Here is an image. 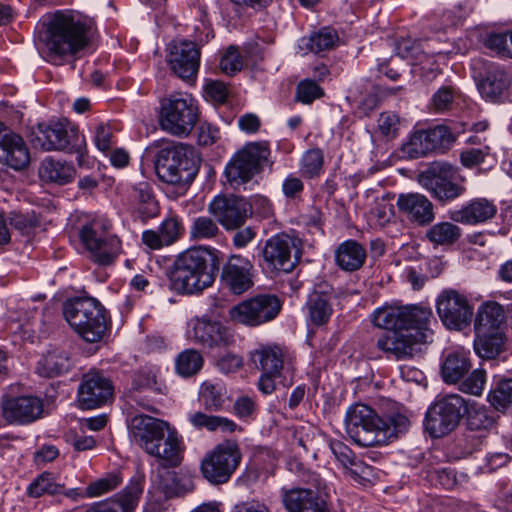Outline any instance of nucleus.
<instances>
[{
	"label": "nucleus",
	"mask_w": 512,
	"mask_h": 512,
	"mask_svg": "<svg viewBox=\"0 0 512 512\" xmlns=\"http://www.w3.org/2000/svg\"><path fill=\"white\" fill-rule=\"evenodd\" d=\"M419 183L441 205H447L466 193L464 178L447 162H433L419 174Z\"/></svg>",
	"instance_id": "obj_7"
},
{
	"label": "nucleus",
	"mask_w": 512,
	"mask_h": 512,
	"mask_svg": "<svg viewBox=\"0 0 512 512\" xmlns=\"http://www.w3.org/2000/svg\"><path fill=\"white\" fill-rule=\"evenodd\" d=\"M198 120V107L187 93L172 94L161 104L160 126L174 136H187Z\"/></svg>",
	"instance_id": "obj_8"
},
{
	"label": "nucleus",
	"mask_w": 512,
	"mask_h": 512,
	"mask_svg": "<svg viewBox=\"0 0 512 512\" xmlns=\"http://www.w3.org/2000/svg\"><path fill=\"white\" fill-rule=\"evenodd\" d=\"M217 221L210 216H198L193 219L189 228L192 241L214 240L221 235Z\"/></svg>",
	"instance_id": "obj_45"
},
{
	"label": "nucleus",
	"mask_w": 512,
	"mask_h": 512,
	"mask_svg": "<svg viewBox=\"0 0 512 512\" xmlns=\"http://www.w3.org/2000/svg\"><path fill=\"white\" fill-rule=\"evenodd\" d=\"M486 382V373L484 370H474L461 384L460 390L472 395H480Z\"/></svg>",
	"instance_id": "obj_57"
},
{
	"label": "nucleus",
	"mask_w": 512,
	"mask_h": 512,
	"mask_svg": "<svg viewBox=\"0 0 512 512\" xmlns=\"http://www.w3.org/2000/svg\"><path fill=\"white\" fill-rule=\"evenodd\" d=\"M72 360L68 350L60 347L52 348L38 362L37 371L41 376L55 377L68 372Z\"/></svg>",
	"instance_id": "obj_34"
},
{
	"label": "nucleus",
	"mask_w": 512,
	"mask_h": 512,
	"mask_svg": "<svg viewBox=\"0 0 512 512\" xmlns=\"http://www.w3.org/2000/svg\"><path fill=\"white\" fill-rule=\"evenodd\" d=\"M112 131L107 124H98L95 128L94 142L100 151H108L112 147Z\"/></svg>",
	"instance_id": "obj_62"
},
{
	"label": "nucleus",
	"mask_w": 512,
	"mask_h": 512,
	"mask_svg": "<svg viewBox=\"0 0 512 512\" xmlns=\"http://www.w3.org/2000/svg\"><path fill=\"white\" fill-rule=\"evenodd\" d=\"M0 161L15 170L25 168L30 154L23 138L0 122Z\"/></svg>",
	"instance_id": "obj_25"
},
{
	"label": "nucleus",
	"mask_w": 512,
	"mask_h": 512,
	"mask_svg": "<svg viewBox=\"0 0 512 512\" xmlns=\"http://www.w3.org/2000/svg\"><path fill=\"white\" fill-rule=\"evenodd\" d=\"M200 48L190 40L173 41L169 45L167 62L171 71L184 81H193L200 66Z\"/></svg>",
	"instance_id": "obj_20"
},
{
	"label": "nucleus",
	"mask_w": 512,
	"mask_h": 512,
	"mask_svg": "<svg viewBox=\"0 0 512 512\" xmlns=\"http://www.w3.org/2000/svg\"><path fill=\"white\" fill-rule=\"evenodd\" d=\"M455 142V136L445 125L414 131L403 145V152L410 158H419L432 152L443 153Z\"/></svg>",
	"instance_id": "obj_16"
},
{
	"label": "nucleus",
	"mask_w": 512,
	"mask_h": 512,
	"mask_svg": "<svg viewBox=\"0 0 512 512\" xmlns=\"http://www.w3.org/2000/svg\"><path fill=\"white\" fill-rule=\"evenodd\" d=\"M240 462L236 443L225 441L207 453L201 461V472L213 484L226 483Z\"/></svg>",
	"instance_id": "obj_15"
},
{
	"label": "nucleus",
	"mask_w": 512,
	"mask_h": 512,
	"mask_svg": "<svg viewBox=\"0 0 512 512\" xmlns=\"http://www.w3.org/2000/svg\"><path fill=\"white\" fill-rule=\"evenodd\" d=\"M430 321L422 325H411V328L400 329L380 336L376 347L385 353L388 359L406 360L412 358L421 344L431 341L432 330Z\"/></svg>",
	"instance_id": "obj_10"
},
{
	"label": "nucleus",
	"mask_w": 512,
	"mask_h": 512,
	"mask_svg": "<svg viewBox=\"0 0 512 512\" xmlns=\"http://www.w3.org/2000/svg\"><path fill=\"white\" fill-rule=\"evenodd\" d=\"M470 368L469 353L462 350L452 351L447 354L441 365L442 378L446 383H456Z\"/></svg>",
	"instance_id": "obj_35"
},
{
	"label": "nucleus",
	"mask_w": 512,
	"mask_h": 512,
	"mask_svg": "<svg viewBox=\"0 0 512 512\" xmlns=\"http://www.w3.org/2000/svg\"><path fill=\"white\" fill-rule=\"evenodd\" d=\"M410 427L409 418L399 412H391L384 417L368 405L355 404L348 408L345 416L347 434L361 447H374L388 443L404 434Z\"/></svg>",
	"instance_id": "obj_2"
},
{
	"label": "nucleus",
	"mask_w": 512,
	"mask_h": 512,
	"mask_svg": "<svg viewBox=\"0 0 512 512\" xmlns=\"http://www.w3.org/2000/svg\"><path fill=\"white\" fill-rule=\"evenodd\" d=\"M142 473L132 477L127 486L110 499L90 505L85 512H135L144 489Z\"/></svg>",
	"instance_id": "obj_23"
},
{
	"label": "nucleus",
	"mask_w": 512,
	"mask_h": 512,
	"mask_svg": "<svg viewBox=\"0 0 512 512\" xmlns=\"http://www.w3.org/2000/svg\"><path fill=\"white\" fill-rule=\"evenodd\" d=\"M453 99V89L448 86H443L434 93L432 97V106L435 111L443 112L451 108Z\"/></svg>",
	"instance_id": "obj_59"
},
{
	"label": "nucleus",
	"mask_w": 512,
	"mask_h": 512,
	"mask_svg": "<svg viewBox=\"0 0 512 512\" xmlns=\"http://www.w3.org/2000/svg\"><path fill=\"white\" fill-rule=\"evenodd\" d=\"M184 233L182 221L176 216L165 218L156 230L143 231L141 240L151 250H160L163 247L176 243Z\"/></svg>",
	"instance_id": "obj_29"
},
{
	"label": "nucleus",
	"mask_w": 512,
	"mask_h": 512,
	"mask_svg": "<svg viewBox=\"0 0 512 512\" xmlns=\"http://www.w3.org/2000/svg\"><path fill=\"white\" fill-rule=\"evenodd\" d=\"M326 288L327 284L316 285L308 295L304 306L308 325L317 327L326 325L332 316L331 294Z\"/></svg>",
	"instance_id": "obj_30"
},
{
	"label": "nucleus",
	"mask_w": 512,
	"mask_h": 512,
	"mask_svg": "<svg viewBox=\"0 0 512 512\" xmlns=\"http://www.w3.org/2000/svg\"><path fill=\"white\" fill-rule=\"evenodd\" d=\"M80 239L95 263L107 266L121 253V241L108 233L99 221H92L80 230Z\"/></svg>",
	"instance_id": "obj_12"
},
{
	"label": "nucleus",
	"mask_w": 512,
	"mask_h": 512,
	"mask_svg": "<svg viewBox=\"0 0 512 512\" xmlns=\"http://www.w3.org/2000/svg\"><path fill=\"white\" fill-rule=\"evenodd\" d=\"M63 315L71 328L86 342H100L108 330V313L95 298L69 299L63 304Z\"/></svg>",
	"instance_id": "obj_5"
},
{
	"label": "nucleus",
	"mask_w": 512,
	"mask_h": 512,
	"mask_svg": "<svg viewBox=\"0 0 512 512\" xmlns=\"http://www.w3.org/2000/svg\"><path fill=\"white\" fill-rule=\"evenodd\" d=\"M256 174V142H248L238 149L227 162L223 176L234 190L245 189Z\"/></svg>",
	"instance_id": "obj_18"
},
{
	"label": "nucleus",
	"mask_w": 512,
	"mask_h": 512,
	"mask_svg": "<svg viewBox=\"0 0 512 512\" xmlns=\"http://www.w3.org/2000/svg\"><path fill=\"white\" fill-rule=\"evenodd\" d=\"M229 318L238 324L256 326V297L246 299L230 308Z\"/></svg>",
	"instance_id": "obj_51"
},
{
	"label": "nucleus",
	"mask_w": 512,
	"mask_h": 512,
	"mask_svg": "<svg viewBox=\"0 0 512 512\" xmlns=\"http://www.w3.org/2000/svg\"><path fill=\"white\" fill-rule=\"evenodd\" d=\"M316 489L295 487L282 490V501L288 512H329L327 494L320 489V479L314 477Z\"/></svg>",
	"instance_id": "obj_22"
},
{
	"label": "nucleus",
	"mask_w": 512,
	"mask_h": 512,
	"mask_svg": "<svg viewBox=\"0 0 512 512\" xmlns=\"http://www.w3.org/2000/svg\"><path fill=\"white\" fill-rule=\"evenodd\" d=\"M399 118L391 112L381 113L378 119V128L382 135L395 137L398 130Z\"/></svg>",
	"instance_id": "obj_61"
},
{
	"label": "nucleus",
	"mask_w": 512,
	"mask_h": 512,
	"mask_svg": "<svg viewBox=\"0 0 512 512\" xmlns=\"http://www.w3.org/2000/svg\"><path fill=\"white\" fill-rule=\"evenodd\" d=\"M487 399L495 410L506 411L512 405V379L503 378L496 381Z\"/></svg>",
	"instance_id": "obj_46"
},
{
	"label": "nucleus",
	"mask_w": 512,
	"mask_h": 512,
	"mask_svg": "<svg viewBox=\"0 0 512 512\" xmlns=\"http://www.w3.org/2000/svg\"><path fill=\"white\" fill-rule=\"evenodd\" d=\"M295 240L286 234H276L263 248L265 266L271 272H291L299 261Z\"/></svg>",
	"instance_id": "obj_17"
},
{
	"label": "nucleus",
	"mask_w": 512,
	"mask_h": 512,
	"mask_svg": "<svg viewBox=\"0 0 512 512\" xmlns=\"http://www.w3.org/2000/svg\"><path fill=\"white\" fill-rule=\"evenodd\" d=\"M43 412L41 399L33 396L8 397L2 401V414L9 423H30Z\"/></svg>",
	"instance_id": "obj_26"
},
{
	"label": "nucleus",
	"mask_w": 512,
	"mask_h": 512,
	"mask_svg": "<svg viewBox=\"0 0 512 512\" xmlns=\"http://www.w3.org/2000/svg\"><path fill=\"white\" fill-rule=\"evenodd\" d=\"M152 489L162 493L166 499L175 496L177 494L176 474L164 467L157 469L152 478Z\"/></svg>",
	"instance_id": "obj_52"
},
{
	"label": "nucleus",
	"mask_w": 512,
	"mask_h": 512,
	"mask_svg": "<svg viewBox=\"0 0 512 512\" xmlns=\"http://www.w3.org/2000/svg\"><path fill=\"white\" fill-rule=\"evenodd\" d=\"M203 364L204 358L198 350L186 349L176 357L175 369L182 377H191L202 369Z\"/></svg>",
	"instance_id": "obj_47"
},
{
	"label": "nucleus",
	"mask_w": 512,
	"mask_h": 512,
	"mask_svg": "<svg viewBox=\"0 0 512 512\" xmlns=\"http://www.w3.org/2000/svg\"><path fill=\"white\" fill-rule=\"evenodd\" d=\"M132 437L160 466L175 468L183 460L182 437L168 422L148 415H135L130 421Z\"/></svg>",
	"instance_id": "obj_3"
},
{
	"label": "nucleus",
	"mask_w": 512,
	"mask_h": 512,
	"mask_svg": "<svg viewBox=\"0 0 512 512\" xmlns=\"http://www.w3.org/2000/svg\"><path fill=\"white\" fill-rule=\"evenodd\" d=\"M113 385L98 371L84 374L78 387L77 401L82 409H95L105 405L113 397Z\"/></svg>",
	"instance_id": "obj_21"
},
{
	"label": "nucleus",
	"mask_w": 512,
	"mask_h": 512,
	"mask_svg": "<svg viewBox=\"0 0 512 512\" xmlns=\"http://www.w3.org/2000/svg\"><path fill=\"white\" fill-rule=\"evenodd\" d=\"M505 320V312L499 303L487 301L482 303L476 312L474 329L476 334L499 331V326Z\"/></svg>",
	"instance_id": "obj_33"
},
{
	"label": "nucleus",
	"mask_w": 512,
	"mask_h": 512,
	"mask_svg": "<svg viewBox=\"0 0 512 512\" xmlns=\"http://www.w3.org/2000/svg\"><path fill=\"white\" fill-rule=\"evenodd\" d=\"M304 191L303 180L294 173L288 174L282 183V193L290 200L299 199Z\"/></svg>",
	"instance_id": "obj_58"
},
{
	"label": "nucleus",
	"mask_w": 512,
	"mask_h": 512,
	"mask_svg": "<svg viewBox=\"0 0 512 512\" xmlns=\"http://www.w3.org/2000/svg\"><path fill=\"white\" fill-rule=\"evenodd\" d=\"M329 447L334 454L337 461L346 469L352 461L356 458L353 451L343 442L339 440H332Z\"/></svg>",
	"instance_id": "obj_60"
},
{
	"label": "nucleus",
	"mask_w": 512,
	"mask_h": 512,
	"mask_svg": "<svg viewBox=\"0 0 512 512\" xmlns=\"http://www.w3.org/2000/svg\"><path fill=\"white\" fill-rule=\"evenodd\" d=\"M336 265L343 271L354 272L359 270L366 261V249L356 240L349 239L341 244L334 253Z\"/></svg>",
	"instance_id": "obj_32"
},
{
	"label": "nucleus",
	"mask_w": 512,
	"mask_h": 512,
	"mask_svg": "<svg viewBox=\"0 0 512 512\" xmlns=\"http://www.w3.org/2000/svg\"><path fill=\"white\" fill-rule=\"evenodd\" d=\"M191 338L203 348H226L234 344V334L219 321L196 318L191 321Z\"/></svg>",
	"instance_id": "obj_24"
},
{
	"label": "nucleus",
	"mask_w": 512,
	"mask_h": 512,
	"mask_svg": "<svg viewBox=\"0 0 512 512\" xmlns=\"http://www.w3.org/2000/svg\"><path fill=\"white\" fill-rule=\"evenodd\" d=\"M464 407V399L457 394H450L437 400L426 412V430L433 438L449 434L458 426Z\"/></svg>",
	"instance_id": "obj_11"
},
{
	"label": "nucleus",
	"mask_w": 512,
	"mask_h": 512,
	"mask_svg": "<svg viewBox=\"0 0 512 512\" xmlns=\"http://www.w3.org/2000/svg\"><path fill=\"white\" fill-rule=\"evenodd\" d=\"M487 149H481V148H469L464 150L460 154L461 163L463 166L472 168L474 166H477L481 164L485 156L487 155Z\"/></svg>",
	"instance_id": "obj_63"
},
{
	"label": "nucleus",
	"mask_w": 512,
	"mask_h": 512,
	"mask_svg": "<svg viewBox=\"0 0 512 512\" xmlns=\"http://www.w3.org/2000/svg\"><path fill=\"white\" fill-rule=\"evenodd\" d=\"M93 26V20L80 12L57 10L38 22L34 42L44 60L63 65L90 46Z\"/></svg>",
	"instance_id": "obj_1"
},
{
	"label": "nucleus",
	"mask_w": 512,
	"mask_h": 512,
	"mask_svg": "<svg viewBox=\"0 0 512 512\" xmlns=\"http://www.w3.org/2000/svg\"><path fill=\"white\" fill-rule=\"evenodd\" d=\"M200 157L196 150L184 143H171L162 147L155 157L158 178L168 184L191 183L199 170Z\"/></svg>",
	"instance_id": "obj_6"
},
{
	"label": "nucleus",
	"mask_w": 512,
	"mask_h": 512,
	"mask_svg": "<svg viewBox=\"0 0 512 512\" xmlns=\"http://www.w3.org/2000/svg\"><path fill=\"white\" fill-rule=\"evenodd\" d=\"M323 95L324 90L312 79L300 81L296 88V99L303 104H310Z\"/></svg>",
	"instance_id": "obj_56"
},
{
	"label": "nucleus",
	"mask_w": 512,
	"mask_h": 512,
	"mask_svg": "<svg viewBox=\"0 0 512 512\" xmlns=\"http://www.w3.org/2000/svg\"><path fill=\"white\" fill-rule=\"evenodd\" d=\"M474 341L475 352L483 359L496 358L505 347V337L500 331L476 334Z\"/></svg>",
	"instance_id": "obj_40"
},
{
	"label": "nucleus",
	"mask_w": 512,
	"mask_h": 512,
	"mask_svg": "<svg viewBox=\"0 0 512 512\" xmlns=\"http://www.w3.org/2000/svg\"><path fill=\"white\" fill-rule=\"evenodd\" d=\"M338 39L336 30L325 27L318 32H314L309 37H303L300 40L299 47L305 52L318 54L332 49Z\"/></svg>",
	"instance_id": "obj_38"
},
{
	"label": "nucleus",
	"mask_w": 512,
	"mask_h": 512,
	"mask_svg": "<svg viewBox=\"0 0 512 512\" xmlns=\"http://www.w3.org/2000/svg\"><path fill=\"white\" fill-rule=\"evenodd\" d=\"M282 309V301L275 294H258V325L274 320Z\"/></svg>",
	"instance_id": "obj_50"
},
{
	"label": "nucleus",
	"mask_w": 512,
	"mask_h": 512,
	"mask_svg": "<svg viewBox=\"0 0 512 512\" xmlns=\"http://www.w3.org/2000/svg\"><path fill=\"white\" fill-rule=\"evenodd\" d=\"M260 363L262 371L281 373L283 368V351L277 345L264 346L260 352Z\"/></svg>",
	"instance_id": "obj_53"
},
{
	"label": "nucleus",
	"mask_w": 512,
	"mask_h": 512,
	"mask_svg": "<svg viewBox=\"0 0 512 512\" xmlns=\"http://www.w3.org/2000/svg\"><path fill=\"white\" fill-rule=\"evenodd\" d=\"M497 213L496 204L487 198H473L460 209L450 212V219L457 223L476 225L492 219Z\"/></svg>",
	"instance_id": "obj_31"
},
{
	"label": "nucleus",
	"mask_w": 512,
	"mask_h": 512,
	"mask_svg": "<svg viewBox=\"0 0 512 512\" xmlns=\"http://www.w3.org/2000/svg\"><path fill=\"white\" fill-rule=\"evenodd\" d=\"M133 199L137 210L143 219H151L158 215V202L153 194L152 186L148 182H139L133 187Z\"/></svg>",
	"instance_id": "obj_39"
},
{
	"label": "nucleus",
	"mask_w": 512,
	"mask_h": 512,
	"mask_svg": "<svg viewBox=\"0 0 512 512\" xmlns=\"http://www.w3.org/2000/svg\"><path fill=\"white\" fill-rule=\"evenodd\" d=\"M431 318L432 311L428 307L393 304L377 308L372 315V322L379 328L398 331L409 329L411 325H422Z\"/></svg>",
	"instance_id": "obj_13"
},
{
	"label": "nucleus",
	"mask_w": 512,
	"mask_h": 512,
	"mask_svg": "<svg viewBox=\"0 0 512 512\" xmlns=\"http://www.w3.org/2000/svg\"><path fill=\"white\" fill-rule=\"evenodd\" d=\"M36 140L45 151H65L77 154L79 163L86 152L84 135L79 132L76 125L67 119L39 124Z\"/></svg>",
	"instance_id": "obj_9"
},
{
	"label": "nucleus",
	"mask_w": 512,
	"mask_h": 512,
	"mask_svg": "<svg viewBox=\"0 0 512 512\" xmlns=\"http://www.w3.org/2000/svg\"><path fill=\"white\" fill-rule=\"evenodd\" d=\"M396 204L400 213L419 225H428L435 218L433 203L423 194L402 193Z\"/></svg>",
	"instance_id": "obj_28"
},
{
	"label": "nucleus",
	"mask_w": 512,
	"mask_h": 512,
	"mask_svg": "<svg viewBox=\"0 0 512 512\" xmlns=\"http://www.w3.org/2000/svg\"><path fill=\"white\" fill-rule=\"evenodd\" d=\"M299 170L305 179L318 178L324 170V153L318 147L306 150L299 161Z\"/></svg>",
	"instance_id": "obj_43"
},
{
	"label": "nucleus",
	"mask_w": 512,
	"mask_h": 512,
	"mask_svg": "<svg viewBox=\"0 0 512 512\" xmlns=\"http://www.w3.org/2000/svg\"><path fill=\"white\" fill-rule=\"evenodd\" d=\"M208 211L226 230L240 228L252 216V205L239 196H217L208 205Z\"/></svg>",
	"instance_id": "obj_19"
},
{
	"label": "nucleus",
	"mask_w": 512,
	"mask_h": 512,
	"mask_svg": "<svg viewBox=\"0 0 512 512\" xmlns=\"http://www.w3.org/2000/svg\"><path fill=\"white\" fill-rule=\"evenodd\" d=\"M425 236L434 245H451L461 236V229L451 222H439L432 225Z\"/></svg>",
	"instance_id": "obj_44"
},
{
	"label": "nucleus",
	"mask_w": 512,
	"mask_h": 512,
	"mask_svg": "<svg viewBox=\"0 0 512 512\" xmlns=\"http://www.w3.org/2000/svg\"><path fill=\"white\" fill-rule=\"evenodd\" d=\"M435 305L440 320L448 329L460 331L470 325L474 311L465 293L444 289L437 296Z\"/></svg>",
	"instance_id": "obj_14"
},
{
	"label": "nucleus",
	"mask_w": 512,
	"mask_h": 512,
	"mask_svg": "<svg viewBox=\"0 0 512 512\" xmlns=\"http://www.w3.org/2000/svg\"><path fill=\"white\" fill-rule=\"evenodd\" d=\"M466 423L471 431H488L496 423V415L484 405L472 404L466 408Z\"/></svg>",
	"instance_id": "obj_41"
},
{
	"label": "nucleus",
	"mask_w": 512,
	"mask_h": 512,
	"mask_svg": "<svg viewBox=\"0 0 512 512\" xmlns=\"http://www.w3.org/2000/svg\"><path fill=\"white\" fill-rule=\"evenodd\" d=\"M221 280L231 293L243 294L254 284L252 263L241 257H232L222 268Z\"/></svg>",
	"instance_id": "obj_27"
},
{
	"label": "nucleus",
	"mask_w": 512,
	"mask_h": 512,
	"mask_svg": "<svg viewBox=\"0 0 512 512\" xmlns=\"http://www.w3.org/2000/svg\"><path fill=\"white\" fill-rule=\"evenodd\" d=\"M207 96L217 103H224L228 96V89L223 82L210 81L205 85Z\"/></svg>",
	"instance_id": "obj_64"
},
{
	"label": "nucleus",
	"mask_w": 512,
	"mask_h": 512,
	"mask_svg": "<svg viewBox=\"0 0 512 512\" xmlns=\"http://www.w3.org/2000/svg\"><path fill=\"white\" fill-rule=\"evenodd\" d=\"M123 482V477L120 472H110L103 477L98 478L86 487L87 498L101 497L111 491L117 489Z\"/></svg>",
	"instance_id": "obj_49"
},
{
	"label": "nucleus",
	"mask_w": 512,
	"mask_h": 512,
	"mask_svg": "<svg viewBox=\"0 0 512 512\" xmlns=\"http://www.w3.org/2000/svg\"><path fill=\"white\" fill-rule=\"evenodd\" d=\"M346 472L355 482L361 485L372 482L375 477L374 468L357 457L346 468Z\"/></svg>",
	"instance_id": "obj_55"
},
{
	"label": "nucleus",
	"mask_w": 512,
	"mask_h": 512,
	"mask_svg": "<svg viewBox=\"0 0 512 512\" xmlns=\"http://www.w3.org/2000/svg\"><path fill=\"white\" fill-rule=\"evenodd\" d=\"M39 175L45 181L65 185L75 178L76 170L71 164L46 158L40 165Z\"/></svg>",
	"instance_id": "obj_36"
},
{
	"label": "nucleus",
	"mask_w": 512,
	"mask_h": 512,
	"mask_svg": "<svg viewBox=\"0 0 512 512\" xmlns=\"http://www.w3.org/2000/svg\"><path fill=\"white\" fill-rule=\"evenodd\" d=\"M244 67V58L238 48L229 46L222 54L219 61V68L228 76H233Z\"/></svg>",
	"instance_id": "obj_54"
},
{
	"label": "nucleus",
	"mask_w": 512,
	"mask_h": 512,
	"mask_svg": "<svg viewBox=\"0 0 512 512\" xmlns=\"http://www.w3.org/2000/svg\"><path fill=\"white\" fill-rule=\"evenodd\" d=\"M63 489L64 485L57 483L51 473L43 472L28 485L26 493L29 497L39 498L46 494H61Z\"/></svg>",
	"instance_id": "obj_48"
},
{
	"label": "nucleus",
	"mask_w": 512,
	"mask_h": 512,
	"mask_svg": "<svg viewBox=\"0 0 512 512\" xmlns=\"http://www.w3.org/2000/svg\"><path fill=\"white\" fill-rule=\"evenodd\" d=\"M225 386L220 382L205 381L199 389V401L208 411H219L224 404Z\"/></svg>",
	"instance_id": "obj_42"
},
{
	"label": "nucleus",
	"mask_w": 512,
	"mask_h": 512,
	"mask_svg": "<svg viewBox=\"0 0 512 512\" xmlns=\"http://www.w3.org/2000/svg\"><path fill=\"white\" fill-rule=\"evenodd\" d=\"M219 265L217 250L204 246L187 249L170 268V285L179 294H199L212 286Z\"/></svg>",
	"instance_id": "obj_4"
},
{
	"label": "nucleus",
	"mask_w": 512,
	"mask_h": 512,
	"mask_svg": "<svg viewBox=\"0 0 512 512\" xmlns=\"http://www.w3.org/2000/svg\"><path fill=\"white\" fill-rule=\"evenodd\" d=\"M509 86V75L502 69H494L479 83V91L483 97L497 101Z\"/></svg>",
	"instance_id": "obj_37"
}]
</instances>
